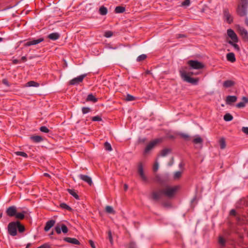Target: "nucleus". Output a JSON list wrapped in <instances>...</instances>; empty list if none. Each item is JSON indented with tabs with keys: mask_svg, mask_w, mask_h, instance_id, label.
Returning a JSON list of instances; mask_svg holds the SVG:
<instances>
[{
	"mask_svg": "<svg viewBox=\"0 0 248 248\" xmlns=\"http://www.w3.org/2000/svg\"><path fill=\"white\" fill-rule=\"evenodd\" d=\"M248 6V0H241L237 9V14L241 16H246L247 14Z\"/></svg>",
	"mask_w": 248,
	"mask_h": 248,
	"instance_id": "nucleus-1",
	"label": "nucleus"
},
{
	"mask_svg": "<svg viewBox=\"0 0 248 248\" xmlns=\"http://www.w3.org/2000/svg\"><path fill=\"white\" fill-rule=\"evenodd\" d=\"M180 186H167L162 189V193L164 195L171 198L174 196L176 192L179 189Z\"/></svg>",
	"mask_w": 248,
	"mask_h": 248,
	"instance_id": "nucleus-2",
	"label": "nucleus"
},
{
	"mask_svg": "<svg viewBox=\"0 0 248 248\" xmlns=\"http://www.w3.org/2000/svg\"><path fill=\"white\" fill-rule=\"evenodd\" d=\"M180 73L182 78L184 81L194 85H196L198 84L199 80L198 78H194L190 77L186 73V72L184 70H180Z\"/></svg>",
	"mask_w": 248,
	"mask_h": 248,
	"instance_id": "nucleus-3",
	"label": "nucleus"
},
{
	"mask_svg": "<svg viewBox=\"0 0 248 248\" xmlns=\"http://www.w3.org/2000/svg\"><path fill=\"white\" fill-rule=\"evenodd\" d=\"M162 140V138L156 139L149 143L145 148L144 154H148L156 145L161 142Z\"/></svg>",
	"mask_w": 248,
	"mask_h": 248,
	"instance_id": "nucleus-4",
	"label": "nucleus"
},
{
	"mask_svg": "<svg viewBox=\"0 0 248 248\" xmlns=\"http://www.w3.org/2000/svg\"><path fill=\"white\" fill-rule=\"evenodd\" d=\"M187 63L191 69H201L204 67V64L198 61L190 60Z\"/></svg>",
	"mask_w": 248,
	"mask_h": 248,
	"instance_id": "nucleus-5",
	"label": "nucleus"
},
{
	"mask_svg": "<svg viewBox=\"0 0 248 248\" xmlns=\"http://www.w3.org/2000/svg\"><path fill=\"white\" fill-rule=\"evenodd\" d=\"M8 232L10 235L15 236L17 234L16 221L10 222L8 225Z\"/></svg>",
	"mask_w": 248,
	"mask_h": 248,
	"instance_id": "nucleus-6",
	"label": "nucleus"
},
{
	"mask_svg": "<svg viewBox=\"0 0 248 248\" xmlns=\"http://www.w3.org/2000/svg\"><path fill=\"white\" fill-rule=\"evenodd\" d=\"M54 229L57 233L59 234L62 232L63 233H66L68 231L67 226L64 224H57Z\"/></svg>",
	"mask_w": 248,
	"mask_h": 248,
	"instance_id": "nucleus-7",
	"label": "nucleus"
},
{
	"mask_svg": "<svg viewBox=\"0 0 248 248\" xmlns=\"http://www.w3.org/2000/svg\"><path fill=\"white\" fill-rule=\"evenodd\" d=\"M43 41L44 39L43 38H40L37 39L29 40L24 43V46H31L36 45Z\"/></svg>",
	"mask_w": 248,
	"mask_h": 248,
	"instance_id": "nucleus-8",
	"label": "nucleus"
},
{
	"mask_svg": "<svg viewBox=\"0 0 248 248\" xmlns=\"http://www.w3.org/2000/svg\"><path fill=\"white\" fill-rule=\"evenodd\" d=\"M227 35L232 39V41H233L234 43L238 42L237 36L232 30L228 29L227 30Z\"/></svg>",
	"mask_w": 248,
	"mask_h": 248,
	"instance_id": "nucleus-9",
	"label": "nucleus"
},
{
	"mask_svg": "<svg viewBox=\"0 0 248 248\" xmlns=\"http://www.w3.org/2000/svg\"><path fill=\"white\" fill-rule=\"evenodd\" d=\"M86 75H81L77 78H75L70 81V84L74 85L82 82Z\"/></svg>",
	"mask_w": 248,
	"mask_h": 248,
	"instance_id": "nucleus-10",
	"label": "nucleus"
},
{
	"mask_svg": "<svg viewBox=\"0 0 248 248\" xmlns=\"http://www.w3.org/2000/svg\"><path fill=\"white\" fill-rule=\"evenodd\" d=\"M138 173H139L140 178L143 181H146L147 179L146 176L144 173L142 163H140L138 165Z\"/></svg>",
	"mask_w": 248,
	"mask_h": 248,
	"instance_id": "nucleus-11",
	"label": "nucleus"
},
{
	"mask_svg": "<svg viewBox=\"0 0 248 248\" xmlns=\"http://www.w3.org/2000/svg\"><path fill=\"white\" fill-rule=\"evenodd\" d=\"M6 212L9 217L15 216L16 213V208L14 206H10L7 209Z\"/></svg>",
	"mask_w": 248,
	"mask_h": 248,
	"instance_id": "nucleus-12",
	"label": "nucleus"
},
{
	"mask_svg": "<svg viewBox=\"0 0 248 248\" xmlns=\"http://www.w3.org/2000/svg\"><path fill=\"white\" fill-rule=\"evenodd\" d=\"M238 30L243 38L246 40H248V32L247 31L241 27H238Z\"/></svg>",
	"mask_w": 248,
	"mask_h": 248,
	"instance_id": "nucleus-13",
	"label": "nucleus"
},
{
	"mask_svg": "<svg viewBox=\"0 0 248 248\" xmlns=\"http://www.w3.org/2000/svg\"><path fill=\"white\" fill-rule=\"evenodd\" d=\"M193 142L195 144H199V147L201 148L202 145L203 140L199 135H196L193 140Z\"/></svg>",
	"mask_w": 248,
	"mask_h": 248,
	"instance_id": "nucleus-14",
	"label": "nucleus"
},
{
	"mask_svg": "<svg viewBox=\"0 0 248 248\" xmlns=\"http://www.w3.org/2000/svg\"><path fill=\"white\" fill-rule=\"evenodd\" d=\"M223 13H224V16L226 20L229 23H232V21L233 18H232V16L230 14L228 10L224 9Z\"/></svg>",
	"mask_w": 248,
	"mask_h": 248,
	"instance_id": "nucleus-15",
	"label": "nucleus"
},
{
	"mask_svg": "<svg viewBox=\"0 0 248 248\" xmlns=\"http://www.w3.org/2000/svg\"><path fill=\"white\" fill-rule=\"evenodd\" d=\"M79 177L83 181L87 183L90 186L93 184L92 178L88 175L80 174Z\"/></svg>",
	"mask_w": 248,
	"mask_h": 248,
	"instance_id": "nucleus-16",
	"label": "nucleus"
},
{
	"mask_svg": "<svg viewBox=\"0 0 248 248\" xmlns=\"http://www.w3.org/2000/svg\"><path fill=\"white\" fill-rule=\"evenodd\" d=\"M55 223V221L50 220L46 222L44 230L46 232H48L51 227H52Z\"/></svg>",
	"mask_w": 248,
	"mask_h": 248,
	"instance_id": "nucleus-17",
	"label": "nucleus"
},
{
	"mask_svg": "<svg viewBox=\"0 0 248 248\" xmlns=\"http://www.w3.org/2000/svg\"><path fill=\"white\" fill-rule=\"evenodd\" d=\"M64 240L67 242L69 243L75 244V245H79V241L75 238H71V237H65L64 238Z\"/></svg>",
	"mask_w": 248,
	"mask_h": 248,
	"instance_id": "nucleus-18",
	"label": "nucleus"
},
{
	"mask_svg": "<svg viewBox=\"0 0 248 248\" xmlns=\"http://www.w3.org/2000/svg\"><path fill=\"white\" fill-rule=\"evenodd\" d=\"M226 58L227 61L231 62H234L236 61L234 54L232 52H230L227 54Z\"/></svg>",
	"mask_w": 248,
	"mask_h": 248,
	"instance_id": "nucleus-19",
	"label": "nucleus"
},
{
	"mask_svg": "<svg viewBox=\"0 0 248 248\" xmlns=\"http://www.w3.org/2000/svg\"><path fill=\"white\" fill-rule=\"evenodd\" d=\"M162 194H163L162 190L158 192H154L152 193V198L155 200H158L161 198Z\"/></svg>",
	"mask_w": 248,
	"mask_h": 248,
	"instance_id": "nucleus-20",
	"label": "nucleus"
},
{
	"mask_svg": "<svg viewBox=\"0 0 248 248\" xmlns=\"http://www.w3.org/2000/svg\"><path fill=\"white\" fill-rule=\"evenodd\" d=\"M243 102H239L236 104V107L239 108H244L246 106V103H248V98L246 97H243Z\"/></svg>",
	"mask_w": 248,
	"mask_h": 248,
	"instance_id": "nucleus-21",
	"label": "nucleus"
},
{
	"mask_svg": "<svg viewBox=\"0 0 248 248\" xmlns=\"http://www.w3.org/2000/svg\"><path fill=\"white\" fill-rule=\"evenodd\" d=\"M60 35L58 32H53L49 34L48 36L49 39L52 40H56L59 38Z\"/></svg>",
	"mask_w": 248,
	"mask_h": 248,
	"instance_id": "nucleus-22",
	"label": "nucleus"
},
{
	"mask_svg": "<svg viewBox=\"0 0 248 248\" xmlns=\"http://www.w3.org/2000/svg\"><path fill=\"white\" fill-rule=\"evenodd\" d=\"M237 100V97L235 96H228L226 98V103L229 104L231 103L236 102Z\"/></svg>",
	"mask_w": 248,
	"mask_h": 248,
	"instance_id": "nucleus-23",
	"label": "nucleus"
},
{
	"mask_svg": "<svg viewBox=\"0 0 248 248\" xmlns=\"http://www.w3.org/2000/svg\"><path fill=\"white\" fill-rule=\"evenodd\" d=\"M234 85V82L231 80L225 81L223 82V85L225 88L231 87Z\"/></svg>",
	"mask_w": 248,
	"mask_h": 248,
	"instance_id": "nucleus-24",
	"label": "nucleus"
},
{
	"mask_svg": "<svg viewBox=\"0 0 248 248\" xmlns=\"http://www.w3.org/2000/svg\"><path fill=\"white\" fill-rule=\"evenodd\" d=\"M39 86V84L34 81H30L27 82L26 84V87H38Z\"/></svg>",
	"mask_w": 248,
	"mask_h": 248,
	"instance_id": "nucleus-25",
	"label": "nucleus"
},
{
	"mask_svg": "<svg viewBox=\"0 0 248 248\" xmlns=\"http://www.w3.org/2000/svg\"><path fill=\"white\" fill-rule=\"evenodd\" d=\"M99 12L101 15L105 16L107 15L108 13V9L106 7L102 6L100 7Z\"/></svg>",
	"mask_w": 248,
	"mask_h": 248,
	"instance_id": "nucleus-26",
	"label": "nucleus"
},
{
	"mask_svg": "<svg viewBox=\"0 0 248 248\" xmlns=\"http://www.w3.org/2000/svg\"><path fill=\"white\" fill-rule=\"evenodd\" d=\"M86 100L87 101H92L93 102H96L97 101V98L93 94H89Z\"/></svg>",
	"mask_w": 248,
	"mask_h": 248,
	"instance_id": "nucleus-27",
	"label": "nucleus"
},
{
	"mask_svg": "<svg viewBox=\"0 0 248 248\" xmlns=\"http://www.w3.org/2000/svg\"><path fill=\"white\" fill-rule=\"evenodd\" d=\"M219 143L220 149H224L225 148L226 145L225 140L224 138H222L219 140Z\"/></svg>",
	"mask_w": 248,
	"mask_h": 248,
	"instance_id": "nucleus-28",
	"label": "nucleus"
},
{
	"mask_svg": "<svg viewBox=\"0 0 248 248\" xmlns=\"http://www.w3.org/2000/svg\"><path fill=\"white\" fill-rule=\"evenodd\" d=\"M228 43L232 45L234 48L235 50L237 51H239L240 48L238 45L236 44V43H234L233 41L230 40L228 42Z\"/></svg>",
	"mask_w": 248,
	"mask_h": 248,
	"instance_id": "nucleus-29",
	"label": "nucleus"
},
{
	"mask_svg": "<svg viewBox=\"0 0 248 248\" xmlns=\"http://www.w3.org/2000/svg\"><path fill=\"white\" fill-rule=\"evenodd\" d=\"M16 224L17 225V229H18L20 232H22L24 231L25 228L24 226L21 225L19 221H16Z\"/></svg>",
	"mask_w": 248,
	"mask_h": 248,
	"instance_id": "nucleus-30",
	"label": "nucleus"
},
{
	"mask_svg": "<svg viewBox=\"0 0 248 248\" xmlns=\"http://www.w3.org/2000/svg\"><path fill=\"white\" fill-rule=\"evenodd\" d=\"M31 138L33 141L35 142H39L43 140V138L39 136H32Z\"/></svg>",
	"mask_w": 248,
	"mask_h": 248,
	"instance_id": "nucleus-31",
	"label": "nucleus"
},
{
	"mask_svg": "<svg viewBox=\"0 0 248 248\" xmlns=\"http://www.w3.org/2000/svg\"><path fill=\"white\" fill-rule=\"evenodd\" d=\"M106 211L109 214H114L115 213V212L112 207L109 205H108L106 207Z\"/></svg>",
	"mask_w": 248,
	"mask_h": 248,
	"instance_id": "nucleus-32",
	"label": "nucleus"
},
{
	"mask_svg": "<svg viewBox=\"0 0 248 248\" xmlns=\"http://www.w3.org/2000/svg\"><path fill=\"white\" fill-rule=\"evenodd\" d=\"M124 11L125 8L123 6H117L115 9V12L116 13H122Z\"/></svg>",
	"mask_w": 248,
	"mask_h": 248,
	"instance_id": "nucleus-33",
	"label": "nucleus"
},
{
	"mask_svg": "<svg viewBox=\"0 0 248 248\" xmlns=\"http://www.w3.org/2000/svg\"><path fill=\"white\" fill-rule=\"evenodd\" d=\"M233 117L230 113H227L224 116V120L225 121L229 122L232 120Z\"/></svg>",
	"mask_w": 248,
	"mask_h": 248,
	"instance_id": "nucleus-34",
	"label": "nucleus"
},
{
	"mask_svg": "<svg viewBox=\"0 0 248 248\" xmlns=\"http://www.w3.org/2000/svg\"><path fill=\"white\" fill-rule=\"evenodd\" d=\"M68 192L76 199H79V197L74 190L68 189Z\"/></svg>",
	"mask_w": 248,
	"mask_h": 248,
	"instance_id": "nucleus-35",
	"label": "nucleus"
},
{
	"mask_svg": "<svg viewBox=\"0 0 248 248\" xmlns=\"http://www.w3.org/2000/svg\"><path fill=\"white\" fill-rule=\"evenodd\" d=\"M25 212H23L22 213H17L16 214L15 217L16 218L22 219L24 217V214Z\"/></svg>",
	"mask_w": 248,
	"mask_h": 248,
	"instance_id": "nucleus-36",
	"label": "nucleus"
},
{
	"mask_svg": "<svg viewBox=\"0 0 248 248\" xmlns=\"http://www.w3.org/2000/svg\"><path fill=\"white\" fill-rule=\"evenodd\" d=\"M104 147L105 150L108 151H111L112 149L111 146L108 142H106L104 144Z\"/></svg>",
	"mask_w": 248,
	"mask_h": 248,
	"instance_id": "nucleus-37",
	"label": "nucleus"
},
{
	"mask_svg": "<svg viewBox=\"0 0 248 248\" xmlns=\"http://www.w3.org/2000/svg\"><path fill=\"white\" fill-rule=\"evenodd\" d=\"M181 175H182L181 171H176L174 173L173 178L174 179H178L179 178H180L181 177Z\"/></svg>",
	"mask_w": 248,
	"mask_h": 248,
	"instance_id": "nucleus-38",
	"label": "nucleus"
},
{
	"mask_svg": "<svg viewBox=\"0 0 248 248\" xmlns=\"http://www.w3.org/2000/svg\"><path fill=\"white\" fill-rule=\"evenodd\" d=\"M170 152V150H169L168 149H165L163 150L161 152L160 155L162 156H165L167 155H168Z\"/></svg>",
	"mask_w": 248,
	"mask_h": 248,
	"instance_id": "nucleus-39",
	"label": "nucleus"
},
{
	"mask_svg": "<svg viewBox=\"0 0 248 248\" xmlns=\"http://www.w3.org/2000/svg\"><path fill=\"white\" fill-rule=\"evenodd\" d=\"M60 206L63 209H66V210H67L68 211H71L72 210V208L69 206L67 205L66 203H62L61 204Z\"/></svg>",
	"mask_w": 248,
	"mask_h": 248,
	"instance_id": "nucleus-40",
	"label": "nucleus"
},
{
	"mask_svg": "<svg viewBox=\"0 0 248 248\" xmlns=\"http://www.w3.org/2000/svg\"><path fill=\"white\" fill-rule=\"evenodd\" d=\"M15 154L16 155L21 156L25 158H27L28 157L27 154L23 152H15Z\"/></svg>",
	"mask_w": 248,
	"mask_h": 248,
	"instance_id": "nucleus-41",
	"label": "nucleus"
},
{
	"mask_svg": "<svg viewBox=\"0 0 248 248\" xmlns=\"http://www.w3.org/2000/svg\"><path fill=\"white\" fill-rule=\"evenodd\" d=\"M135 99V97L132 95L127 94L125 97V100L127 101H133Z\"/></svg>",
	"mask_w": 248,
	"mask_h": 248,
	"instance_id": "nucleus-42",
	"label": "nucleus"
},
{
	"mask_svg": "<svg viewBox=\"0 0 248 248\" xmlns=\"http://www.w3.org/2000/svg\"><path fill=\"white\" fill-rule=\"evenodd\" d=\"M147 56L145 54H141L137 58V61L138 62H141L143 61L146 58Z\"/></svg>",
	"mask_w": 248,
	"mask_h": 248,
	"instance_id": "nucleus-43",
	"label": "nucleus"
},
{
	"mask_svg": "<svg viewBox=\"0 0 248 248\" xmlns=\"http://www.w3.org/2000/svg\"><path fill=\"white\" fill-rule=\"evenodd\" d=\"M40 130L41 132L46 133H47L49 131V129L46 126H41L40 128Z\"/></svg>",
	"mask_w": 248,
	"mask_h": 248,
	"instance_id": "nucleus-44",
	"label": "nucleus"
},
{
	"mask_svg": "<svg viewBox=\"0 0 248 248\" xmlns=\"http://www.w3.org/2000/svg\"><path fill=\"white\" fill-rule=\"evenodd\" d=\"M190 4V0H185L182 3V6H188Z\"/></svg>",
	"mask_w": 248,
	"mask_h": 248,
	"instance_id": "nucleus-45",
	"label": "nucleus"
},
{
	"mask_svg": "<svg viewBox=\"0 0 248 248\" xmlns=\"http://www.w3.org/2000/svg\"><path fill=\"white\" fill-rule=\"evenodd\" d=\"M218 242L222 246H224L225 244V240L223 237L220 236L219 237Z\"/></svg>",
	"mask_w": 248,
	"mask_h": 248,
	"instance_id": "nucleus-46",
	"label": "nucleus"
},
{
	"mask_svg": "<svg viewBox=\"0 0 248 248\" xmlns=\"http://www.w3.org/2000/svg\"><path fill=\"white\" fill-rule=\"evenodd\" d=\"M90 111V109L89 108L83 107L82 108V111L83 114H86Z\"/></svg>",
	"mask_w": 248,
	"mask_h": 248,
	"instance_id": "nucleus-47",
	"label": "nucleus"
},
{
	"mask_svg": "<svg viewBox=\"0 0 248 248\" xmlns=\"http://www.w3.org/2000/svg\"><path fill=\"white\" fill-rule=\"evenodd\" d=\"M92 120L93 121H101L102 120V118L99 116H96L92 118Z\"/></svg>",
	"mask_w": 248,
	"mask_h": 248,
	"instance_id": "nucleus-48",
	"label": "nucleus"
},
{
	"mask_svg": "<svg viewBox=\"0 0 248 248\" xmlns=\"http://www.w3.org/2000/svg\"><path fill=\"white\" fill-rule=\"evenodd\" d=\"M112 35V32L111 31H106L105 33V36L107 38L110 37Z\"/></svg>",
	"mask_w": 248,
	"mask_h": 248,
	"instance_id": "nucleus-49",
	"label": "nucleus"
},
{
	"mask_svg": "<svg viewBox=\"0 0 248 248\" xmlns=\"http://www.w3.org/2000/svg\"><path fill=\"white\" fill-rule=\"evenodd\" d=\"M158 169V163L156 162L153 167V170L155 171H156Z\"/></svg>",
	"mask_w": 248,
	"mask_h": 248,
	"instance_id": "nucleus-50",
	"label": "nucleus"
},
{
	"mask_svg": "<svg viewBox=\"0 0 248 248\" xmlns=\"http://www.w3.org/2000/svg\"><path fill=\"white\" fill-rule=\"evenodd\" d=\"M242 131L246 134L248 135V127H243L242 128Z\"/></svg>",
	"mask_w": 248,
	"mask_h": 248,
	"instance_id": "nucleus-51",
	"label": "nucleus"
},
{
	"mask_svg": "<svg viewBox=\"0 0 248 248\" xmlns=\"http://www.w3.org/2000/svg\"><path fill=\"white\" fill-rule=\"evenodd\" d=\"M129 248H137L136 244L134 242H131L129 244Z\"/></svg>",
	"mask_w": 248,
	"mask_h": 248,
	"instance_id": "nucleus-52",
	"label": "nucleus"
},
{
	"mask_svg": "<svg viewBox=\"0 0 248 248\" xmlns=\"http://www.w3.org/2000/svg\"><path fill=\"white\" fill-rule=\"evenodd\" d=\"M108 238H109L110 242L112 244V237L111 233L110 232H108Z\"/></svg>",
	"mask_w": 248,
	"mask_h": 248,
	"instance_id": "nucleus-53",
	"label": "nucleus"
},
{
	"mask_svg": "<svg viewBox=\"0 0 248 248\" xmlns=\"http://www.w3.org/2000/svg\"><path fill=\"white\" fill-rule=\"evenodd\" d=\"M89 243H90V245H91V247L92 248H95V245H94L93 242L92 240H89Z\"/></svg>",
	"mask_w": 248,
	"mask_h": 248,
	"instance_id": "nucleus-54",
	"label": "nucleus"
},
{
	"mask_svg": "<svg viewBox=\"0 0 248 248\" xmlns=\"http://www.w3.org/2000/svg\"><path fill=\"white\" fill-rule=\"evenodd\" d=\"M2 83L8 87L10 86L8 81L5 79H3Z\"/></svg>",
	"mask_w": 248,
	"mask_h": 248,
	"instance_id": "nucleus-55",
	"label": "nucleus"
},
{
	"mask_svg": "<svg viewBox=\"0 0 248 248\" xmlns=\"http://www.w3.org/2000/svg\"><path fill=\"white\" fill-rule=\"evenodd\" d=\"M230 214L232 215H235V211L234 209L231 210L230 211Z\"/></svg>",
	"mask_w": 248,
	"mask_h": 248,
	"instance_id": "nucleus-56",
	"label": "nucleus"
},
{
	"mask_svg": "<svg viewBox=\"0 0 248 248\" xmlns=\"http://www.w3.org/2000/svg\"><path fill=\"white\" fill-rule=\"evenodd\" d=\"M182 136L185 138V139H186L188 138V136L186 134H182Z\"/></svg>",
	"mask_w": 248,
	"mask_h": 248,
	"instance_id": "nucleus-57",
	"label": "nucleus"
},
{
	"mask_svg": "<svg viewBox=\"0 0 248 248\" xmlns=\"http://www.w3.org/2000/svg\"><path fill=\"white\" fill-rule=\"evenodd\" d=\"M31 246V243H28L26 245V248H29Z\"/></svg>",
	"mask_w": 248,
	"mask_h": 248,
	"instance_id": "nucleus-58",
	"label": "nucleus"
},
{
	"mask_svg": "<svg viewBox=\"0 0 248 248\" xmlns=\"http://www.w3.org/2000/svg\"><path fill=\"white\" fill-rule=\"evenodd\" d=\"M124 190H126L127 189V188H128V186H127V185H126V184H124Z\"/></svg>",
	"mask_w": 248,
	"mask_h": 248,
	"instance_id": "nucleus-59",
	"label": "nucleus"
},
{
	"mask_svg": "<svg viewBox=\"0 0 248 248\" xmlns=\"http://www.w3.org/2000/svg\"><path fill=\"white\" fill-rule=\"evenodd\" d=\"M44 175L46 177H50V175L47 173H44Z\"/></svg>",
	"mask_w": 248,
	"mask_h": 248,
	"instance_id": "nucleus-60",
	"label": "nucleus"
},
{
	"mask_svg": "<svg viewBox=\"0 0 248 248\" xmlns=\"http://www.w3.org/2000/svg\"><path fill=\"white\" fill-rule=\"evenodd\" d=\"M245 23L246 25L248 26V18H246L245 20Z\"/></svg>",
	"mask_w": 248,
	"mask_h": 248,
	"instance_id": "nucleus-61",
	"label": "nucleus"
},
{
	"mask_svg": "<svg viewBox=\"0 0 248 248\" xmlns=\"http://www.w3.org/2000/svg\"><path fill=\"white\" fill-rule=\"evenodd\" d=\"M22 60L23 61H25L26 60V58L25 56H23L22 57Z\"/></svg>",
	"mask_w": 248,
	"mask_h": 248,
	"instance_id": "nucleus-62",
	"label": "nucleus"
},
{
	"mask_svg": "<svg viewBox=\"0 0 248 248\" xmlns=\"http://www.w3.org/2000/svg\"><path fill=\"white\" fill-rule=\"evenodd\" d=\"M183 36H184V35L179 34V36L178 37H183Z\"/></svg>",
	"mask_w": 248,
	"mask_h": 248,
	"instance_id": "nucleus-63",
	"label": "nucleus"
},
{
	"mask_svg": "<svg viewBox=\"0 0 248 248\" xmlns=\"http://www.w3.org/2000/svg\"><path fill=\"white\" fill-rule=\"evenodd\" d=\"M53 234H54L53 232H52L50 233V235H53Z\"/></svg>",
	"mask_w": 248,
	"mask_h": 248,
	"instance_id": "nucleus-64",
	"label": "nucleus"
}]
</instances>
